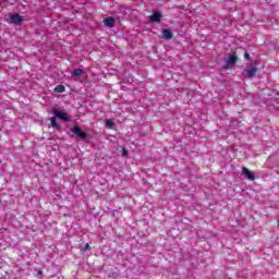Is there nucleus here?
<instances>
[{
    "label": "nucleus",
    "instance_id": "obj_1",
    "mask_svg": "<svg viewBox=\"0 0 279 279\" xmlns=\"http://www.w3.org/2000/svg\"><path fill=\"white\" fill-rule=\"evenodd\" d=\"M256 73H258V69L252 66L243 71L242 75L243 77H247L248 80L256 76Z\"/></svg>",
    "mask_w": 279,
    "mask_h": 279
},
{
    "label": "nucleus",
    "instance_id": "obj_2",
    "mask_svg": "<svg viewBox=\"0 0 279 279\" xmlns=\"http://www.w3.org/2000/svg\"><path fill=\"white\" fill-rule=\"evenodd\" d=\"M71 132H73L77 138L84 140L88 136L84 131H82V129H80V126L72 128Z\"/></svg>",
    "mask_w": 279,
    "mask_h": 279
},
{
    "label": "nucleus",
    "instance_id": "obj_3",
    "mask_svg": "<svg viewBox=\"0 0 279 279\" xmlns=\"http://www.w3.org/2000/svg\"><path fill=\"white\" fill-rule=\"evenodd\" d=\"M242 175H245V178L248 179L251 182H254V180H256V175L254 174V172L245 167L242 168Z\"/></svg>",
    "mask_w": 279,
    "mask_h": 279
},
{
    "label": "nucleus",
    "instance_id": "obj_4",
    "mask_svg": "<svg viewBox=\"0 0 279 279\" xmlns=\"http://www.w3.org/2000/svg\"><path fill=\"white\" fill-rule=\"evenodd\" d=\"M227 69H232L236 64V54H231L226 61Z\"/></svg>",
    "mask_w": 279,
    "mask_h": 279
},
{
    "label": "nucleus",
    "instance_id": "obj_5",
    "mask_svg": "<svg viewBox=\"0 0 279 279\" xmlns=\"http://www.w3.org/2000/svg\"><path fill=\"white\" fill-rule=\"evenodd\" d=\"M53 114H56V117L58 119H61V121H69V117L66 116V113L58 110V109H52Z\"/></svg>",
    "mask_w": 279,
    "mask_h": 279
},
{
    "label": "nucleus",
    "instance_id": "obj_6",
    "mask_svg": "<svg viewBox=\"0 0 279 279\" xmlns=\"http://www.w3.org/2000/svg\"><path fill=\"white\" fill-rule=\"evenodd\" d=\"M11 23H13V25H21V23H23V17L19 14H12Z\"/></svg>",
    "mask_w": 279,
    "mask_h": 279
},
{
    "label": "nucleus",
    "instance_id": "obj_7",
    "mask_svg": "<svg viewBox=\"0 0 279 279\" xmlns=\"http://www.w3.org/2000/svg\"><path fill=\"white\" fill-rule=\"evenodd\" d=\"M160 19H162V14H160V12H155L154 15L149 16L151 23H159Z\"/></svg>",
    "mask_w": 279,
    "mask_h": 279
},
{
    "label": "nucleus",
    "instance_id": "obj_8",
    "mask_svg": "<svg viewBox=\"0 0 279 279\" xmlns=\"http://www.w3.org/2000/svg\"><path fill=\"white\" fill-rule=\"evenodd\" d=\"M162 36L166 40H171V38H173V33H171V29L166 28L162 32Z\"/></svg>",
    "mask_w": 279,
    "mask_h": 279
},
{
    "label": "nucleus",
    "instance_id": "obj_9",
    "mask_svg": "<svg viewBox=\"0 0 279 279\" xmlns=\"http://www.w3.org/2000/svg\"><path fill=\"white\" fill-rule=\"evenodd\" d=\"M106 27H114V19L113 17H107L104 21Z\"/></svg>",
    "mask_w": 279,
    "mask_h": 279
},
{
    "label": "nucleus",
    "instance_id": "obj_10",
    "mask_svg": "<svg viewBox=\"0 0 279 279\" xmlns=\"http://www.w3.org/2000/svg\"><path fill=\"white\" fill-rule=\"evenodd\" d=\"M106 128H108L109 130H112L114 128V121L111 119L106 120L105 123Z\"/></svg>",
    "mask_w": 279,
    "mask_h": 279
},
{
    "label": "nucleus",
    "instance_id": "obj_11",
    "mask_svg": "<svg viewBox=\"0 0 279 279\" xmlns=\"http://www.w3.org/2000/svg\"><path fill=\"white\" fill-rule=\"evenodd\" d=\"M82 73H84V71L82 69H75L72 71V75H74V77H80V75H82Z\"/></svg>",
    "mask_w": 279,
    "mask_h": 279
},
{
    "label": "nucleus",
    "instance_id": "obj_12",
    "mask_svg": "<svg viewBox=\"0 0 279 279\" xmlns=\"http://www.w3.org/2000/svg\"><path fill=\"white\" fill-rule=\"evenodd\" d=\"M50 121H51L52 128L60 129V125H58V120L56 119V117H52V118L50 119Z\"/></svg>",
    "mask_w": 279,
    "mask_h": 279
},
{
    "label": "nucleus",
    "instance_id": "obj_13",
    "mask_svg": "<svg viewBox=\"0 0 279 279\" xmlns=\"http://www.w3.org/2000/svg\"><path fill=\"white\" fill-rule=\"evenodd\" d=\"M54 93H64V86H63V85H58V86L54 88Z\"/></svg>",
    "mask_w": 279,
    "mask_h": 279
},
{
    "label": "nucleus",
    "instance_id": "obj_14",
    "mask_svg": "<svg viewBox=\"0 0 279 279\" xmlns=\"http://www.w3.org/2000/svg\"><path fill=\"white\" fill-rule=\"evenodd\" d=\"M122 156H128V149H125V148H122Z\"/></svg>",
    "mask_w": 279,
    "mask_h": 279
},
{
    "label": "nucleus",
    "instance_id": "obj_15",
    "mask_svg": "<svg viewBox=\"0 0 279 279\" xmlns=\"http://www.w3.org/2000/svg\"><path fill=\"white\" fill-rule=\"evenodd\" d=\"M244 58H245L246 60H250V53L245 52V53H244Z\"/></svg>",
    "mask_w": 279,
    "mask_h": 279
},
{
    "label": "nucleus",
    "instance_id": "obj_16",
    "mask_svg": "<svg viewBox=\"0 0 279 279\" xmlns=\"http://www.w3.org/2000/svg\"><path fill=\"white\" fill-rule=\"evenodd\" d=\"M38 274H39V275H43V270H39Z\"/></svg>",
    "mask_w": 279,
    "mask_h": 279
}]
</instances>
